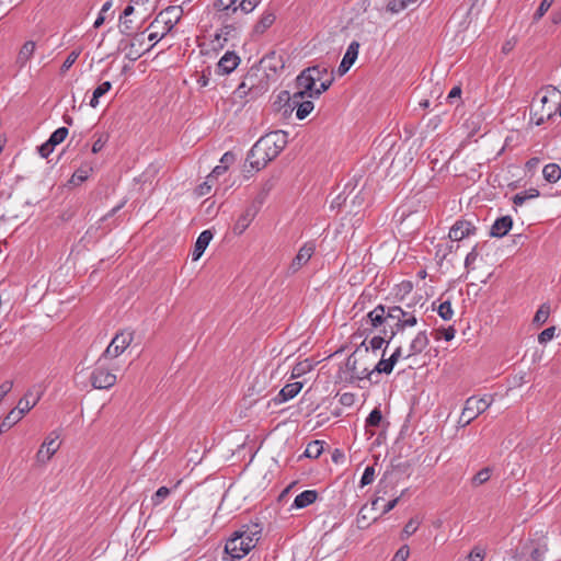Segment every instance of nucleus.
Instances as JSON below:
<instances>
[{
  "instance_id": "nucleus-1",
  "label": "nucleus",
  "mask_w": 561,
  "mask_h": 561,
  "mask_svg": "<svg viewBox=\"0 0 561 561\" xmlns=\"http://www.w3.org/2000/svg\"><path fill=\"white\" fill-rule=\"evenodd\" d=\"M286 138L280 131L271 133L261 137L248 153L247 161L256 171L266 167L285 148Z\"/></svg>"
},
{
  "instance_id": "nucleus-2",
  "label": "nucleus",
  "mask_w": 561,
  "mask_h": 561,
  "mask_svg": "<svg viewBox=\"0 0 561 561\" xmlns=\"http://www.w3.org/2000/svg\"><path fill=\"white\" fill-rule=\"evenodd\" d=\"M263 527L259 523H249L242 525L227 540L225 546L226 553L231 560H240L247 556L261 539Z\"/></svg>"
},
{
  "instance_id": "nucleus-3",
  "label": "nucleus",
  "mask_w": 561,
  "mask_h": 561,
  "mask_svg": "<svg viewBox=\"0 0 561 561\" xmlns=\"http://www.w3.org/2000/svg\"><path fill=\"white\" fill-rule=\"evenodd\" d=\"M561 117V92L554 87H546L537 94L530 108V122L537 126L556 115Z\"/></svg>"
},
{
  "instance_id": "nucleus-4",
  "label": "nucleus",
  "mask_w": 561,
  "mask_h": 561,
  "mask_svg": "<svg viewBox=\"0 0 561 561\" xmlns=\"http://www.w3.org/2000/svg\"><path fill=\"white\" fill-rule=\"evenodd\" d=\"M267 91V82L264 78H260L257 72H248L241 83L233 91L236 99L241 102L255 100Z\"/></svg>"
},
{
  "instance_id": "nucleus-5",
  "label": "nucleus",
  "mask_w": 561,
  "mask_h": 561,
  "mask_svg": "<svg viewBox=\"0 0 561 561\" xmlns=\"http://www.w3.org/2000/svg\"><path fill=\"white\" fill-rule=\"evenodd\" d=\"M333 80V78H327L321 81V84L317 85L318 81L312 75H308L307 68L296 78V92H304L309 99H317L331 87Z\"/></svg>"
},
{
  "instance_id": "nucleus-6",
  "label": "nucleus",
  "mask_w": 561,
  "mask_h": 561,
  "mask_svg": "<svg viewBox=\"0 0 561 561\" xmlns=\"http://www.w3.org/2000/svg\"><path fill=\"white\" fill-rule=\"evenodd\" d=\"M492 404V399L488 396L482 398L470 397L466 400L461 415L458 420L459 427H466L476 417L482 414Z\"/></svg>"
},
{
  "instance_id": "nucleus-7",
  "label": "nucleus",
  "mask_w": 561,
  "mask_h": 561,
  "mask_svg": "<svg viewBox=\"0 0 561 561\" xmlns=\"http://www.w3.org/2000/svg\"><path fill=\"white\" fill-rule=\"evenodd\" d=\"M387 308L383 305H378L374 310L369 311L365 318L360 320V325L356 332V335L364 336L370 334L375 329L382 325L389 320L387 314Z\"/></svg>"
},
{
  "instance_id": "nucleus-8",
  "label": "nucleus",
  "mask_w": 561,
  "mask_h": 561,
  "mask_svg": "<svg viewBox=\"0 0 561 561\" xmlns=\"http://www.w3.org/2000/svg\"><path fill=\"white\" fill-rule=\"evenodd\" d=\"M181 12V9L173 7L161 11L150 24L149 28H157L162 24L161 36H165L180 21Z\"/></svg>"
},
{
  "instance_id": "nucleus-9",
  "label": "nucleus",
  "mask_w": 561,
  "mask_h": 561,
  "mask_svg": "<svg viewBox=\"0 0 561 561\" xmlns=\"http://www.w3.org/2000/svg\"><path fill=\"white\" fill-rule=\"evenodd\" d=\"M134 333L131 331H122L117 333L104 351L101 358H116L131 344Z\"/></svg>"
},
{
  "instance_id": "nucleus-10",
  "label": "nucleus",
  "mask_w": 561,
  "mask_h": 561,
  "mask_svg": "<svg viewBox=\"0 0 561 561\" xmlns=\"http://www.w3.org/2000/svg\"><path fill=\"white\" fill-rule=\"evenodd\" d=\"M283 94L287 98L289 106L296 108V117L300 121L305 119L314 108L313 102L304 92H294L290 96L287 91H284Z\"/></svg>"
},
{
  "instance_id": "nucleus-11",
  "label": "nucleus",
  "mask_w": 561,
  "mask_h": 561,
  "mask_svg": "<svg viewBox=\"0 0 561 561\" xmlns=\"http://www.w3.org/2000/svg\"><path fill=\"white\" fill-rule=\"evenodd\" d=\"M365 357L362 348L357 347L346 359V369L351 373V377L357 380L370 379L373 371L367 366L360 365V359Z\"/></svg>"
},
{
  "instance_id": "nucleus-12",
  "label": "nucleus",
  "mask_w": 561,
  "mask_h": 561,
  "mask_svg": "<svg viewBox=\"0 0 561 561\" xmlns=\"http://www.w3.org/2000/svg\"><path fill=\"white\" fill-rule=\"evenodd\" d=\"M261 0H216L215 5L219 11L236 13L241 11L243 14L252 12Z\"/></svg>"
},
{
  "instance_id": "nucleus-13",
  "label": "nucleus",
  "mask_w": 561,
  "mask_h": 561,
  "mask_svg": "<svg viewBox=\"0 0 561 561\" xmlns=\"http://www.w3.org/2000/svg\"><path fill=\"white\" fill-rule=\"evenodd\" d=\"M548 547L543 542L530 541L520 548L515 561H543Z\"/></svg>"
},
{
  "instance_id": "nucleus-14",
  "label": "nucleus",
  "mask_w": 561,
  "mask_h": 561,
  "mask_svg": "<svg viewBox=\"0 0 561 561\" xmlns=\"http://www.w3.org/2000/svg\"><path fill=\"white\" fill-rule=\"evenodd\" d=\"M145 45V35L142 33L136 34L130 42L121 41L118 48L125 51L127 59L135 61L142 56Z\"/></svg>"
},
{
  "instance_id": "nucleus-15",
  "label": "nucleus",
  "mask_w": 561,
  "mask_h": 561,
  "mask_svg": "<svg viewBox=\"0 0 561 561\" xmlns=\"http://www.w3.org/2000/svg\"><path fill=\"white\" fill-rule=\"evenodd\" d=\"M116 380L115 374L101 366L95 367L90 375L91 385L95 389H108L116 383Z\"/></svg>"
},
{
  "instance_id": "nucleus-16",
  "label": "nucleus",
  "mask_w": 561,
  "mask_h": 561,
  "mask_svg": "<svg viewBox=\"0 0 561 561\" xmlns=\"http://www.w3.org/2000/svg\"><path fill=\"white\" fill-rule=\"evenodd\" d=\"M58 438L59 436L54 432L46 437L36 454L37 462L45 465L51 459L60 447Z\"/></svg>"
},
{
  "instance_id": "nucleus-17",
  "label": "nucleus",
  "mask_w": 561,
  "mask_h": 561,
  "mask_svg": "<svg viewBox=\"0 0 561 561\" xmlns=\"http://www.w3.org/2000/svg\"><path fill=\"white\" fill-rule=\"evenodd\" d=\"M316 251V244L312 241L306 242L299 250L296 256L293 259L288 271L290 274L297 273L302 266H305Z\"/></svg>"
},
{
  "instance_id": "nucleus-18",
  "label": "nucleus",
  "mask_w": 561,
  "mask_h": 561,
  "mask_svg": "<svg viewBox=\"0 0 561 561\" xmlns=\"http://www.w3.org/2000/svg\"><path fill=\"white\" fill-rule=\"evenodd\" d=\"M410 313V310H404L400 306H390L387 308L388 318L393 322L390 340H392L397 333L403 331V321L408 319Z\"/></svg>"
},
{
  "instance_id": "nucleus-19",
  "label": "nucleus",
  "mask_w": 561,
  "mask_h": 561,
  "mask_svg": "<svg viewBox=\"0 0 561 561\" xmlns=\"http://www.w3.org/2000/svg\"><path fill=\"white\" fill-rule=\"evenodd\" d=\"M477 232L476 226L466 219L457 220L450 228L448 237L451 241H460Z\"/></svg>"
},
{
  "instance_id": "nucleus-20",
  "label": "nucleus",
  "mask_w": 561,
  "mask_h": 561,
  "mask_svg": "<svg viewBox=\"0 0 561 561\" xmlns=\"http://www.w3.org/2000/svg\"><path fill=\"white\" fill-rule=\"evenodd\" d=\"M430 345V337L426 330L417 332L410 341L408 351L402 358L408 359L421 354Z\"/></svg>"
},
{
  "instance_id": "nucleus-21",
  "label": "nucleus",
  "mask_w": 561,
  "mask_h": 561,
  "mask_svg": "<svg viewBox=\"0 0 561 561\" xmlns=\"http://www.w3.org/2000/svg\"><path fill=\"white\" fill-rule=\"evenodd\" d=\"M403 356V348L402 346H398L394 352L391 354V356L388 359L381 358L370 371H373V375L375 373L377 374H391L393 370L394 365L398 363L400 358Z\"/></svg>"
},
{
  "instance_id": "nucleus-22",
  "label": "nucleus",
  "mask_w": 561,
  "mask_h": 561,
  "mask_svg": "<svg viewBox=\"0 0 561 561\" xmlns=\"http://www.w3.org/2000/svg\"><path fill=\"white\" fill-rule=\"evenodd\" d=\"M240 64V57L234 51H226L217 62L216 71L219 75L231 73Z\"/></svg>"
},
{
  "instance_id": "nucleus-23",
  "label": "nucleus",
  "mask_w": 561,
  "mask_h": 561,
  "mask_svg": "<svg viewBox=\"0 0 561 561\" xmlns=\"http://www.w3.org/2000/svg\"><path fill=\"white\" fill-rule=\"evenodd\" d=\"M358 50H359L358 42L354 41L348 45L346 53L344 54L343 59L337 69L340 76L345 75L350 70V68L353 66V64L357 59Z\"/></svg>"
},
{
  "instance_id": "nucleus-24",
  "label": "nucleus",
  "mask_w": 561,
  "mask_h": 561,
  "mask_svg": "<svg viewBox=\"0 0 561 561\" xmlns=\"http://www.w3.org/2000/svg\"><path fill=\"white\" fill-rule=\"evenodd\" d=\"M41 399V392L35 390V388L30 389L23 398L20 399L18 405L15 407L19 411H21L24 415L33 409Z\"/></svg>"
},
{
  "instance_id": "nucleus-25",
  "label": "nucleus",
  "mask_w": 561,
  "mask_h": 561,
  "mask_svg": "<svg viewBox=\"0 0 561 561\" xmlns=\"http://www.w3.org/2000/svg\"><path fill=\"white\" fill-rule=\"evenodd\" d=\"M257 213L254 208H250L249 206L244 209V211L239 216L237 219L234 226H233V232L236 234H242L250 224L253 221Z\"/></svg>"
},
{
  "instance_id": "nucleus-26",
  "label": "nucleus",
  "mask_w": 561,
  "mask_h": 561,
  "mask_svg": "<svg viewBox=\"0 0 561 561\" xmlns=\"http://www.w3.org/2000/svg\"><path fill=\"white\" fill-rule=\"evenodd\" d=\"M213 239V232L210 230H204L199 233L194 250L192 252V260L197 261L205 252L206 248L208 247L209 242Z\"/></svg>"
},
{
  "instance_id": "nucleus-27",
  "label": "nucleus",
  "mask_w": 561,
  "mask_h": 561,
  "mask_svg": "<svg viewBox=\"0 0 561 561\" xmlns=\"http://www.w3.org/2000/svg\"><path fill=\"white\" fill-rule=\"evenodd\" d=\"M301 389H302V382H300V381L287 383L280 389L277 397L275 398V401L277 403L286 402V401L295 398L300 392Z\"/></svg>"
},
{
  "instance_id": "nucleus-28",
  "label": "nucleus",
  "mask_w": 561,
  "mask_h": 561,
  "mask_svg": "<svg viewBox=\"0 0 561 561\" xmlns=\"http://www.w3.org/2000/svg\"><path fill=\"white\" fill-rule=\"evenodd\" d=\"M513 220L510 216L497 218L491 227V236L502 238L512 229Z\"/></svg>"
},
{
  "instance_id": "nucleus-29",
  "label": "nucleus",
  "mask_w": 561,
  "mask_h": 561,
  "mask_svg": "<svg viewBox=\"0 0 561 561\" xmlns=\"http://www.w3.org/2000/svg\"><path fill=\"white\" fill-rule=\"evenodd\" d=\"M273 186H274V184H273L272 180H267L266 182H264L262 184L260 191L257 192V194L255 195V197L249 205V207L254 208L255 211L259 213L261 207L265 203L270 192L272 191Z\"/></svg>"
},
{
  "instance_id": "nucleus-30",
  "label": "nucleus",
  "mask_w": 561,
  "mask_h": 561,
  "mask_svg": "<svg viewBox=\"0 0 561 561\" xmlns=\"http://www.w3.org/2000/svg\"><path fill=\"white\" fill-rule=\"evenodd\" d=\"M318 497V493L314 490H306L298 494L293 503L295 508H304L314 503Z\"/></svg>"
},
{
  "instance_id": "nucleus-31",
  "label": "nucleus",
  "mask_w": 561,
  "mask_h": 561,
  "mask_svg": "<svg viewBox=\"0 0 561 561\" xmlns=\"http://www.w3.org/2000/svg\"><path fill=\"white\" fill-rule=\"evenodd\" d=\"M35 47L36 45L35 42L33 41H27L23 44L16 57V64L20 67H24L27 64V61L33 57Z\"/></svg>"
},
{
  "instance_id": "nucleus-32",
  "label": "nucleus",
  "mask_w": 561,
  "mask_h": 561,
  "mask_svg": "<svg viewBox=\"0 0 561 561\" xmlns=\"http://www.w3.org/2000/svg\"><path fill=\"white\" fill-rule=\"evenodd\" d=\"M275 13L273 11L266 10L261 15L260 20L254 26V32L256 34H263L267 28H270L275 22Z\"/></svg>"
},
{
  "instance_id": "nucleus-33",
  "label": "nucleus",
  "mask_w": 561,
  "mask_h": 561,
  "mask_svg": "<svg viewBox=\"0 0 561 561\" xmlns=\"http://www.w3.org/2000/svg\"><path fill=\"white\" fill-rule=\"evenodd\" d=\"M543 179L549 183H557L561 179V168L557 163H548L542 170Z\"/></svg>"
},
{
  "instance_id": "nucleus-34",
  "label": "nucleus",
  "mask_w": 561,
  "mask_h": 561,
  "mask_svg": "<svg viewBox=\"0 0 561 561\" xmlns=\"http://www.w3.org/2000/svg\"><path fill=\"white\" fill-rule=\"evenodd\" d=\"M385 343L386 340L382 336L376 335L368 342L364 340L358 347L362 348V354L366 357L369 350H373L374 352L380 350Z\"/></svg>"
},
{
  "instance_id": "nucleus-35",
  "label": "nucleus",
  "mask_w": 561,
  "mask_h": 561,
  "mask_svg": "<svg viewBox=\"0 0 561 561\" xmlns=\"http://www.w3.org/2000/svg\"><path fill=\"white\" fill-rule=\"evenodd\" d=\"M539 196V191L537 188H529L527 191L517 193L513 196L512 202L515 206H522L529 199L537 198Z\"/></svg>"
},
{
  "instance_id": "nucleus-36",
  "label": "nucleus",
  "mask_w": 561,
  "mask_h": 561,
  "mask_svg": "<svg viewBox=\"0 0 561 561\" xmlns=\"http://www.w3.org/2000/svg\"><path fill=\"white\" fill-rule=\"evenodd\" d=\"M112 88V83L110 81H104L100 85H98L92 94L90 100V106L95 108L100 103V98L106 94Z\"/></svg>"
},
{
  "instance_id": "nucleus-37",
  "label": "nucleus",
  "mask_w": 561,
  "mask_h": 561,
  "mask_svg": "<svg viewBox=\"0 0 561 561\" xmlns=\"http://www.w3.org/2000/svg\"><path fill=\"white\" fill-rule=\"evenodd\" d=\"M381 421H382L381 411L377 408L374 409L369 413V415L367 416L366 422H365L366 433L369 434V436H373L375 433L369 431L368 428L379 426Z\"/></svg>"
},
{
  "instance_id": "nucleus-38",
  "label": "nucleus",
  "mask_w": 561,
  "mask_h": 561,
  "mask_svg": "<svg viewBox=\"0 0 561 561\" xmlns=\"http://www.w3.org/2000/svg\"><path fill=\"white\" fill-rule=\"evenodd\" d=\"M308 75H312L319 84H321V81H324L327 78H333L329 73V68L324 65L308 67Z\"/></svg>"
},
{
  "instance_id": "nucleus-39",
  "label": "nucleus",
  "mask_w": 561,
  "mask_h": 561,
  "mask_svg": "<svg viewBox=\"0 0 561 561\" xmlns=\"http://www.w3.org/2000/svg\"><path fill=\"white\" fill-rule=\"evenodd\" d=\"M92 167L90 164H83L79 169L75 171L71 178V183L81 184L83 183L91 174Z\"/></svg>"
},
{
  "instance_id": "nucleus-40",
  "label": "nucleus",
  "mask_w": 561,
  "mask_h": 561,
  "mask_svg": "<svg viewBox=\"0 0 561 561\" xmlns=\"http://www.w3.org/2000/svg\"><path fill=\"white\" fill-rule=\"evenodd\" d=\"M491 474H492V468L485 467V468L481 469L473 476V478L471 480L472 485L479 486V485L484 484L485 482H488L490 480Z\"/></svg>"
},
{
  "instance_id": "nucleus-41",
  "label": "nucleus",
  "mask_w": 561,
  "mask_h": 561,
  "mask_svg": "<svg viewBox=\"0 0 561 561\" xmlns=\"http://www.w3.org/2000/svg\"><path fill=\"white\" fill-rule=\"evenodd\" d=\"M323 443L320 440H313L307 445L305 456L308 458H318L323 451Z\"/></svg>"
},
{
  "instance_id": "nucleus-42",
  "label": "nucleus",
  "mask_w": 561,
  "mask_h": 561,
  "mask_svg": "<svg viewBox=\"0 0 561 561\" xmlns=\"http://www.w3.org/2000/svg\"><path fill=\"white\" fill-rule=\"evenodd\" d=\"M23 416H24V414L21 411H19L16 408H14L4 417V420L1 423V427H11L14 424H16Z\"/></svg>"
},
{
  "instance_id": "nucleus-43",
  "label": "nucleus",
  "mask_w": 561,
  "mask_h": 561,
  "mask_svg": "<svg viewBox=\"0 0 561 561\" xmlns=\"http://www.w3.org/2000/svg\"><path fill=\"white\" fill-rule=\"evenodd\" d=\"M550 307L546 304L541 305L534 317V323L537 325H542L549 318Z\"/></svg>"
},
{
  "instance_id": "nucleus-44",
  "label": "nucleus",
  "mask_w": 561,
  "mask_h": 561,
  "mask_svg": "<svg viewBox=\"0 0 561 561\" xmlns=\"http://www.w3.org/2000/svg\"><path fill=\"white\" fill-rule=\"evenodd\" d=\"M67 136H68V128L59 127L50 135V137L48 139L49 145H53L54 147H56L57 145L61 144L66 139Z\"/></svg>"
},
{
  "instance_id": "nucleus-45",
  "label": "nucleus",
  "mask_w": 561,
  "mask_h": 561,
  "mask_svg": "<svg viewBox=\"0 0 561 561\" xmlns=\"http://www.w3.org/2000/svg\"><path fill=\"white\" fill-rule=\"evenodd\" d=\"M171 493V490L167 486L159 488L156 493L151 496V503L153 506H159Z\"/></svg>"
},
{
  "instance_id": "nucleus-46",
  "label": "nucleus",
  "mask_w": 561,
  "mask_h": 561,
  "mask_svg": "<svg viewBox=\"0 0 561 561\" xmlns=\"http://www.w3.org/2000/svg\"><path fill=\"white\" fill-rule=\"evenodd\" d=\"M553 2L554 0H542L538 9L534 13L533 21L538 22L539 20H541L542 16L547 13V11L551 8Z\"/></svg>"
},
{
  "instance_id": "nucleus-47",
  "label": "nucleus",
  "mask_w": 561,
  "mask_h": 561,
  "mask_svg": "<svg viewBox=\"0 0 561 561\" xmlns=\"http://www.w3.org/2000/svg\"><path fill=\"white\" fill-rule=\"evenodd\" d=\"M437 313L443 320H450L454 317L450 301L442 302L437 308Z\"/></svg>"
},
{
  "instance_id": "nucleus-48",
  "label": "nucleus",
  "mask_w": 561,
  "mask_h": 561,
  "mask_svg": "<svg viewBox=\"0 0 561 561\" xmlns=\"http://www.w3.org/2000/svg\"><path fill=\"white\" fill-rule=\"evenodd\" d=\"M312 368L311 363L306 359L295 365L291 371V378H298Z\"/></svg>"
},
{
  "instance_id": "nucleus-49",
  "label": "nucleus",
  "mask_w": 561,
  "mask_h": 561,
  "mask_svg": "<svg viewBox=\"0 0 561 561\" xmlns=\"http://www.w3.org/2000/svg\"><path fill=\"white\" fill-rule=\"evenodd\" d=\"M408 8L404 0H389L387 3V11L396 14Z\"/></svg>"
},
{
  "instance_id": "nucleus-50",
  "label": "nucleus",
  "mask_w": 561,
  "mask_h": 561,
  "mask_svg": "<svg viewBox=\"0 0 561 561\" xmlns=\"http://www.w3.org/2000/svg\"><path fill=\"white\" fill-rule=\"evenodd\" d=\"M375 479V468L373 466H368L365 468L364 473L360 479V486H366L370 484Z\"/></svg>"
},
{
  "instance_id": "nucleus-51",
  "label": "nucleus",
  "mask_w": 561,
  "mask_h": 561,
  "mask_svg": "<svg viewBox=\"0 0 561 561\" xmlns=\"http://www.w3.org/2000/svg\"><path fill=\"white\" fill-rule=\"evenodd\" d=\"M556 334V327H549L545 329L539 335H538V342L540 344H546L550 342Z\"/></svg>"
},
{
  "instance_id": "nucleus-52",
  "label": "nucleus",
  "mask_w": 561,
  "mask_h": 561,
  "mask_svg": "<svg viewBox=\"0 0 561 561\" xmlns=\"http://www.w3.org/2000/svg\"><path fill=\"white\" fill-rule=\"evenodd\" d=\"M436 339L443 337L445 341H451L456 335L454 327L440 328L436 331Z\"/></svg>"
},
{
  "instance_id": "nucleus-53",
  "label": "nucleus",
  "mask_w": 561,
  "mask_h": 561,
  "mask_svg": "<svg viewBox=\"0 0 561 561\" xmlns=\"http://www.w3.org/2000/svg\"><path fill=\"white\" fill-rule=\"evenodd\" d=\"M485 558V550L479 546L473 547L470 551L468 559L469 561H483Z\"/></svg>"
},
{
  "instance_id": "nucleus-54",
  "label": "nucleus",
  "mask_w": 561,
  "mask_h": 561,
  "mask_svg": "<svg viewBox=\"0 0 561 561\" xmlns=\"http://www.w3.org/2000/svg\"><path fill=\"white\" fill-rule=\"evenodd\" d=\"M80 55V51H71L66 60L64 61L62 66H61V72H66L67 70H69L71 68V66L77 61L78 57Z\"/></svg>"
},
{
  "instance_id": "nucleus-55",
  "label": "nucleus",
  "mask_w": 561,
  "mask_h": 561,
  "mask_svg": "<svg viewBox=\"0 0 561 561\" xmlns=\"http://www.w3.org/2000/svg\"><path fill=\"white\" fill-rule=\"evenodd\" d=\"M410 556V549L408 546H402L398 549L392 558V561H407Z\"/></svg>"
},
{
  "instance_id": "nucleus-56",
  "label": "nucleus",
  "mask_w": 561,
  "mask_h": 561,
  "mask_svg": "<svg viewBox=\"0 0 561 561\" xmlns=\"http://www.w3.org/2000/svg\"><path fill=\"white\" fill-rule=\"evenodd\" d=\"M419 525H420V522H419V520H415V519H413V518H412V519H410V520L405 524V526H404V528H403V533H404L407 536H411V535H413V534L417 530Z\"/></svg>"
},
{
  "instance_id": "nucleus-57",
  "label": "nucleus",
  "mask_w": 561,
  "mask_h": 561,
  "mask_svg": "<svg viewBox=\"0 0 561 561\" xmlns=\"http://www.w3.org/2000/svg\"><path fill=\"white\" fill-rule=\"evenodd\" d=\"M214 181H215V179L213 176L208 175L206 178V181L198 186V193L201 195H205V194L209 193V191L214 184Z\"/></svg>"
},
{
  "instance_id": "nucleus-58",
  "label": "nucleus",
  "mask_w": 561,
  "mask_h": 561,
  "mask_svg": "<svg viewBox=\"0 0 561 561\" xmlns=\"http://www.w3.org/2000/svg\"><path fill=\"white\" fill-rule=\"evenodd\" d=\"M54 148L55 147L53 145H49V141L47 140L46 142L38 147V153L41 154V157L47 158L54 151Z\"/></svg>"
},
{
  "instance_id": "nucleus-59",
  "label": "nucleus",
  "mask_w": 561,
  "mask_h": 561,
  "mask_svg": "<svg viewBox=\"0 0 561 561\" xmlns=\"http://www.w3.org/2000/svg\"><path fill=\"white\" fill-rule=\"evenodd\" d=\"M478 256H479V253L477 251V247H473L472 250L467 254V256L465 259L466 267L471 266L476 262Z\"/></svg>"
},
{
  "instance_id": "nucleus-60",
  "label": "nucleus",
  "mask_w": 561,
  "mask_h": 561,
  "mask_svg": "<svg viewBox=\"0 0 561 561\" xmlns=\"http://www.w3.org/2000/svg\"><path fill=\"white\" fill-rule=\"evenodd\" d=\"M12 387L13 382L10 380H7L2 385H0V402L11 391Z\"/></svg>"
},
{
  "instance_id": "nucleus-61",
  "label": "nucleus",
  "mask_w": 561,
  "mask_h": 561,
  "mask_svg": "<svg viewBox=\"0 0 561 561\" xmlns=\"http://www.w3.org/2000/svg\"><path fill=\"white\" fill-rule=\"evenodd\" d=\"M106 144V139L103 138V136H100L92 145V152L98 153L100 152Z\"/></svg>"
},
{
  "instance_id": "nucleus-62",
  "label": "nucleus",
  "mask_w": 561,
  "mask_h": 561,
  "mask_svg": "<svg viewBox=\"0 0 561 561\" xmlns=\"http://www.w3.org/2000/svg\"><path fill=\"white\" fill-rule=\"evenodd\" d=\"M233 161H234V154L232 152L228 151V152L224 153V156L221 157L220 164L227 165V168H228L229 164H231Z\"/></svg>"
},
{
  "instance_id": "nucleus-63",
  "label": "nucleus",
  "mask_w": 561,
  "mask_h": 561,
  "mask_svg": "<svg viewBox=\"0 0 561 561\" xmlns=\"http://www.w3.org/2000/svg\"><path fill=\"white\" fill-rule=\"evenodd\" d=\"M416 324H417V318H416L414 311H411V313L409 314L408 319L403 321V330L407 327H414Z\"/></svg>"
},
{
  "instance_id": "nucleus-64",
  "label": "nucleus",
  "mask_w": 561,
  "mask_h": 561,
  "mask_svg": "<svg viewBox=\"0 0 561 561\" xmlns=\"http://www.w3.org/2000/svg\"><path fill=\"white\" fill-rule=\"evenodd\" d=\"M226 171H227V165L219 164L214 168L213 172L209 175L216 180L219 175L224 174Z\"/></svg>"
}]
</instances>
